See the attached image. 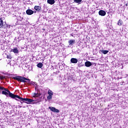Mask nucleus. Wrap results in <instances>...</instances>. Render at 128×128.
Wrapping results in <instances>:
<instances>
[{
    "instance_id": "1",
    "label": "nucleus",
    "mask_w": 128,
    "mask_h": 128,
    "mask_svg": "<svg viewBox=\"0 0 128 128\" xmlns=\"http://www.w3.org/2000/svg\"><path fill=\"white\" fill-rule=\"evenodd\" d=\"M36 90H37V92L33 93L32 94V96L33 98L32 99H30L28 98H25L26 100H30V101H28L26 100H22V99L20 100V101L21 104H24V102H25V104H40V102H42V92H40V88L38 87L35 88ZM17 100H19L17 99Z\"/></svg>"
},
{
    "instance_id": "2",
    "label": "nucleus",
    "mask_w": 128,
    "mask_h": 128,
    "mask_svg": "<svg viewBox=\"0 0 128 128\" xmlns=\"http://www.w3.org/2000/svg\"><path fill=\"white\" fill-rule=\"evenodd\" d=\"M0 90H3L2 91V94H4L5 96H9L10 98H14L16 100H18L17 98H18V100H28V102H30V100L22 98H21L18 95H16L10 92V90L2 86H0Z\"/></svg>"
},
{
    "instance_id": "3",
    "label": "nucleus",
    "mask_w": 128,
    "mask_h": 128,
    "mask_svg": "<svg viewBox=\"0 0 128 128\" xmlns=\"http://www.w3.org/2000/svg\"><path fill=\"white\" fill-rule=\"evenodd\" d=\"M14 80H16L18 82H26L27 84H28L30 82V79H28L26 77L22 76H18L17 77H15Z\"/></svg>"
},
{
    "instance_id": "4",
    "label": "nucleus",
    "mask_w": 128,
    "mask_h": 128,
    "mask_svg": "<svg viewBox=\"0 0 128 128\" xmlns=\"http://www.w3.org/2000/svg\"><path fill=\"white\" fill-rule=\"evenodd\" d=\"M48 96H47L48 100H52V96H54V92L50 90H49L48 92Z\"/></svg>"
},
{
    "instance_id": "5",
    "label": "nucleus",
    "mask_w": 128,
    "mask_h": 128,
    "mask_svg": "<svg viewBox=\"0 0 128 128\" xmlns=\"http://www.w3.org/2000/svg\"><path fill=\"white\" fill-rule=\"evenodd\" d=\"M48 108L49 110H51L52 112H60V110L54 107H49Z\"/></svg>"
},
{
    "instance_id": "6",
    "label": "nucleus",
    "mask_w": 128,
    "mask_h": 128,
    "mask_svg": "<svg viewBox=\"0 0 128 128\" xmlns=\"http://www.w3.org/2000/svg\"><path fill=\"white\" fill-rule=\"evenodd\" d=\"M26 14L28 16H32V14H34V11L30 9H28L26 10Z\"/></svg>"
},
{
    "instance_id": "7",
    "label": "nucleus",
    "mask_w": 128,
    "mask_h": 128,
    "mask_svg": "<svg viewBox=\"0 0 128 128\" xmlns=\"http://www.w3.org/2000/svg\"><path fill=\"white\" fill-rule=\"evenodd\" d=\"M99 16H104L106 14V12H105L104 10H100L98 12Z\"/></svg>"
},
{
    "instance_id": "8",
    "label": "nucleus",
    "mask_w": 128,
    "mask_h": 128,
    "mask_svg": "<svg viewBox=\"0 0 128 128\" xmlns=\"http://www.w3.org/2000/svg\"><path fill=\"white\" fill-rule=\"evenodd\" d=\"M78 60L76 59V58H72L70 59V62L72 64H78Z\"/></svg>"
},
{
    "instance_id": "9",
    "label": "nucleus",
    "mask_w": 128,
    "mask_h": 128,
    "mask_svg": "<svg viewBox=\"0 0 128 128\" xmlns=\"http://www.w3.org/2000/svg\"><path fill=\"white\" fill-rule=\"evenodd\" d=\"M92 62L90 61L85 62V66H86L87 68H90V66H92Z\"/></svg>"
},
{
    "instance_id": "10",
    "label": "nucleus",
    "mask_w": 128,
    "mask_h": 128,
    "mask_svg": "<svg viewBox=\"0 0 128 128\" xmlns=\"http://www.w3.org/2000/svg\"><path fill=\"white\" fill-rule=\"evenodd\" d=\"M56 2V1L54 0H47V3L48 4H54Z\"/></svg>"
},
{
    "instance_id": "11",
    "label": "nucleus",
    "mask_w": 128,
    "mask_h": 128,
    "mask_svg": "<svg viewBox=\"0 0 128 128\" xmlns=\"http://www.w3.org/2000/svg\"><path fill=\"white\" fill-rule=\"evenodd\" d=\"M34 10H36L37 12H40L42 10V7L40 6H35L34 8Z\"/></svg>"
},
{
    "instance_id": "12",
    "label": "nucleus",
    "mask_w": 128,
    "mask_h": 128,
    "mask_svg": "<svg viewBox=\"0 0 128 128\" xmlns=\"http://www.w3.org/2000/svg\"><path fill=\"white\" fill-rule=\"evenodd\" d=\"M76 40H70L68 41V44L70 46H72L74 42H75Z\"/></svg>"
},
{
    "instance_id": "13",
    "label": "nucleus",
    "mask_w": 128,
    "mask_h": 128,
    "mask_svg": "<svg viewBox=\"0 0 128 128\" xmlns=\"http://www.w3.org/2000/svg\"><path fill=\"white\" fill-rule=\"evenodd\" d=\"M0 28H4V21L2 20V18H0Z\"/></svg>"
},
{
    "instance_id": "14",
    "label": "nucleus",
    "mask_w": 128,
    "mask_h": 128,
    "mask_svg": "<svg viewBox=\"0 0 128 128\" xmlns=\"http://www.w3.org/2000/svg\"><path fill=\"white\" fill-rule=\"evenodd\" d=\"M12 52H13L14 54H18V48H14V49L12 50Z\"/></svg>"
},
{
    "instance_id": "15",
    "label": "nucleus",
    "mask_w": 128,
    "mask_h": 128,
    "mask_svg": "<svg viewBox=\"0 0 128 128\" xmlns=\"http://www.w3.org/2000/svg\"><path fill=\"white\" fill-rule=\"evenodd\" d=\"M100 52H102V54H106L108 52V50H100Z\"/></svg>"
},
{
    "instance_id": "16",
    "label": "nucleus",
    "mask_w": 128,
    "mask_h": 128,
    "mask_svg": "<svg viewBox=\"0 0 128 128\" xmlns=\"http://www.w3.org/2000/svg\"><path fill=\"white\" fill-rule=\"evenodd\" d=\"M44 66V64H42V62H40L37 64V66L38 68H42V66Z\"/></svg>"
},
{
    "instance_id": "17",
    "label": "nucleus",
    "mask_w": 128,
    "mask_h": 128,
    "mask_svg": "<svg viewBox=\"0 0 128 128\" xmlns=\"http://www.w3.org/2000/svg\"><path fill=\"white\" fill-rule=\"evenodd\" d=\"M82 0H74V2H76V4H80V3Z\"/></svg>"
},
{
    "instance_id": "18",
    "label": "nucleus",
    "mask_w": 128,
    "mask_h": 128,
    "mask_svg": "<svg viewBox=\"0 0 128 128\" xmlns=\"http://www.w3.org/2000/svg\"><path fill=\"white\" fill-rule=\"evenodd\" d=\"M118 26H122V20H120L118 21Z\"/></svg>"
},
{
    "instance_id": "19",
    "label": "nucleus",
    "mask_w": 128,
    "mask_h": 128,
    "mask_svg": "<svg viewBox=\"0 0 128 128\" xmlns=\"http://www.w3.org/2000/svg\"><path fill=\"white\" fill-rule=\"evenodd\" d=\"M6 58L9 60H12V56H10V54L7 55Z\"/></svg>"
},
{
    "instance_id": "20",
    "label": "nucleus",
    "mask_w": 128,
    "mask_h": 128,
    "mask_svg": "<svg viewBox=\"0 0 128 128\" xmlns=\"http://www.w3.org/2000/svg\"><path fill=\"white\" fill-rule=\"evenodd\" d=\"M6 78V76H2V75H0V80H4Z\"/></svg>"
},
{
    "instance_id": "21",
    "label": "nucleus",
    "mask_w": 128,
    "mask_h": 128,
    "mask_svg": "<svg viewBox=\"0 0 128 128\" xmlns=\"http://www.w3.org/2000/svg\"><path fill=\"white\" fill-rule=\"evenodd\" d=\"M82 66H84V65L83 64H81V65L80 64H78V68H82Z\"/></svg>"
},
{
    "instance_id": "22",
    "label": "nucleus",
    "mask_w": 128,
    "mask_h": 128,
    "mask_svg": "<svg viewBox=\"0 0 128 128\" xmlns=\"http://www.w3.org/2000/svg\"><path fill=\"white\" fill-rule=\"evenodd\" d=\"M22 18H22L20 17V20H22Z\"/></svg>"
},
{
    "instance_id": "23",
    "label": "nucleus",
    "mask_w": 128,
    "mask_h": 128,
    "mask_svg": "<svg viewBox=\"0 0 128 128\" xmlns=\"http://www.w3.org/2000/svg\"><path fill=\"white\" fill-rule=\"evenodd\" d=\"M31 84H34V82H32Z\"/></svg>"
},
{
    "instance_id": "24",
    "label": "nucleus",
    "mask_w": 128,
    "mask_h": 128,
    "mask_svg": "<svg viewBox=\"0 0 128 128\" xmlns=\"http://www.w3.org/2000/svg\"><path fill=\"white\" fill-rule=\"evenodd\" d=\"M126 6H128L127 4H126Z\"/></svg>"
}]
</instances>
